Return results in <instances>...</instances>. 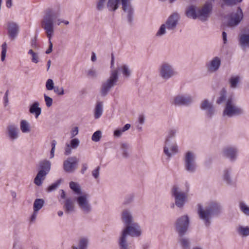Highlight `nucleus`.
I'll return each instance as SVG.
<instances>
[{"label":"nucleus","mask_w":249,"mask_h":249,"mask_svg":"<svg viewBox=\"0 0 249 249\" xmlns=\"http://www.w3.org/2000/svg\"><path fill=\"white\" fill-rule=\"evenodd\" d=\"M121 220L125 226L135 223L132 213L127 209H124L122 211Z\"/></svg>","instance_id":"4be33fe9"},{"label":"nucleus","mask_w":249,"mask_h":249,"mask_svg":"<svg viewBox=\"0 0 249 249\" xmlns=\"http://www.w3.org/2000/svg\"><path fill=\"white\" fill-rule=\"evenodd\" d=\"M129 145L126 143L120 144V152L123 157L127 158L129 155Z\"/></svg>","instance_id":"a19ab883"},{"label":"nucleus","mask_w":249,"mask_h":249,"mask_svg":"<svg viewBox=\"0 0 249 249\" xmlns=\"http://www.w3.org/2000/svg\"><path fill=\"white\" fill-rule=\"evenodd\" d=\"M49 9H52V10H54L55 12H56L57 13H58V15H57V16L56 17V18L54 20V23H53V25H54V23L55 22L56 23V24L58 25V26H59L61 25V23H63L64 24L66 25H67L69 24V21H68V20H64L62 18H58V17L60 15V13L59 12L58 10H56V9H54V8H48L45 11H44V15H43V16H44L45 14V12H46L47 10H49Z\"/></svg>","instance_id":"e433bc0d"},{"label":"nucleus","mask_w":249,"mask_h":249,"mask_svg":"<svg viewBox=\"0 0 249 249\" xmlns=\"http://www.w3.org/2000/svg\"><path fill=\"white\" fill-rule=\"evenodd\" d=\"M29 112L37 118L41 112V108L39 107V103L38 102H34L30 107Z\"/></svg>","instance_id":"a878e982"},{"label":"nucleus","mask_w":249,"mask_h":249,"mask_svg":"<svg viewBox=\"0 0 249 249\" xmlns=\"http://www.w3.org/2000/svg\"><path fill=\"white\" fill-rule=\"evenodd\" d=\"M60 182L57 181L55 183H53L52 185L49 186L47 189L48 192H52L55 190L59 185Z\"/></svg>","instance_id":"bf43d9fd"},{"label":"nucleus","mask_w":249,"mask_h":249,"mask_svg":"<svg viewBox=\"0 0 249 249\" xmlns=\"http://www.w3.org/2000/svg\"><path fill=\"white\" fill-rule=\"evenodd\" d=\"M205 114L208 118L211 119L214 115L215 113V109L213 106L210 107L209 109L205 110Z\"/></svg>","instance_id":"3c124183"},{"label":"nucleus","mask_w":249,"mask_h":249,"mask_svg":"<svg viewBox=\"0 0 249 249\" xmlns=\"http://www.w3.org/2000/svg\"><path fill=\"white\" fill-rule=\"evenodd\" d=\"M106 3V0H99L97 3V7L99 10H101L104 7Z\"/></svg>","instance_id":"e2e57ef3"},{"label":"nucleus","mask_w":249,"mask_h":249,"mask_svg":"<svg viewBox=\"0 0 249 249\" xmlns=\"http://www.w3.org/2000/svg\"><path fill=\"white\" fill-rule=\"evenodd\" d=\"M47 173L43 170H39L35 178L34 183L37 186H40L42 184V181L45 179Z\"/></svg>","instance_id":"473e14b6"},{"label":"nucleus","mask_w":249,"mask_h":249,"mask_svg":"<svg viewBox=\"0 0 249 249\" xmlns=\"http://www.w3.org/2000/svg\"><path fill=\"white\" fill-rule=\"evenodd\" d=\"M44 100L45 102L46 105L47 107H49L52 106L53 104V99L51 97H49L45 94H44Z\"/></svg>","instance_id":"4d7b16f0"},{"label":"nucleus","mask_w":249,"mask_h":249,"mask_svg":"<svg viewBox=\"0 0 249 249\" xmlns=\"http://www.w3.org/2000/svg\"><path fill=\"white\" fill-rule=\"evenodd\" d=\"M241 76L239 75H232L229 79L230 87L232 89H236L238 87L241 80Z\"/></svg>","instance_id":"bb28decb"},{"label":"nucleus","mask_w":249,"mask_h":249,"mask_svg":"<svg viewBox=\"0 0 249 249\" xmlns=\"http://www.w3.org/2000/svg\"><path fill=\"white\" fill-rule=\"evenodd\" d=\"M114 65V57L113 54L111 55V61L110 68V76L109 78L105 82H103L101 88V94L102 96H106L110 89L113 87L116 84L118 80V70L112 69Z\"/></svg>","instance_id":"39448f33"},{"label":"nucleus","mask_w":249,"mask_h":249,"mask_svg":"<svg viewBox=\"0 0 249 249\" xmlns=\"http://www.w3.org/2000/svg\"><path fill=\"white\" fill-rule=\"evenodd\" d=\"M58 13L54 10L49 9L46 11L41 21V27L45 31L47 36L49 39V47L46 50V53L49 54L52 51L53 43L51 38L53 35L54 20L57 16Z\"/></svg>","instance_id":"f03ea898"},{"label":"nucleus","mask_w":249,"mask_h":249,"mask_svg":"<svg viewBox=\"0 0 249 249\" xmlns=\"http://www.w3.org/2000/svg\"><path fill=\"white\" fill-rule=\"evenodd\" d=\"M222 212L221 206L216 201L210 202L205 208L200 204L197 205V213L199 217L206 226L210 225L213 216H217Z\"/></svg>","instance_id":"f257e3e1"},{"label":"nucleus","mask_w":249,"mask_h":249,"mask_svg":"<svg viewBox=\"0 0 249 249\" xmlns=\"http://www.w3.org/2000/svg\"><path fill=\"white\" fill-rule=\"evenodd\" d=\"M70 187L76 194L79 196L84 194L81 191L79 184L76 182L73 181L70 182Z\"/></svg>","instance_id":"4c0bfd02"},{"label":"nucleus","mask_w":249,"mask_h":249,"mask_svg":"<svg viewBox=\"0 0 249 249\" xmlns=\"http://www.w3.org/2000/svg\"><path fill=\"white\" fill-rule=\"evenodd\" d=\"M222 178L227 185L235 186L236 184L237 178L234 177L233 172L231 169H225L223 171Z\"/></svg>","instance_id":"f3484780"},{"label":"nucleus","mask_w":249,"mask_h":249,"mask_svg":"<svg viewBox=\"0 0 249 249\" xmlns=\"http://www.w3.org/2000/svg\"><path fill=\"white\" fill-rule=\"evenodd\" d=\"M28 54L32 56L31 61L35 63H37L39 62V56L37 53L34 52L32 49L28 51Z\"/></svg>","instance_id":"de8ad7c7"},{"label":"nucleus","mask_w":249,"mask_h":249,"mask_svg":"<svg viewBox=\"0 0 249 249\" xmlns=\"http://www.w3.org/2000/svg\"><path fill=\"white\" fill-rule=\"evenodd\" d=\"M7 30L10 37L14 38L18 34L19 27L16 23L9 22L7 23Z\"/></svg>","instance_id":"b1692460"},{"label":"nucleus","mask_w":249,"mask_h":249,"mask_svg":"<svg viewBox=\"0 0 249 249\" xmlns=\"http://www.w3.org/2000/svg\"><path fill=\"white\" fill-rule=\"evenodd\" d=\"M79 132V128L77 126H74L71 128V131H70V134H71V138H74L75 136H76L77 135H78Z\"/></svg>","instance_id":"13d9d810"},{"label":"nucleus","mask_w":249,"mask_h":249,"mask_svg":"<svg viewBox=\"0 0 249 249\" xmlns=\"http://www.w3.org/2000/svg\"><path fill=\"white\" fill-rule=\"evenodd\" d=\"M7 52V44L6 42L3 43L1 45V60L4 61L6 57Z\"/></svg>","instance_id":"603ef678"},{"label":"nucleus","mask_w":249,"mask_h":249,"mask_svg":"<svg viewBox=\"0 0 249 249\" xmlns=\"http://www.w3.org/2000/svg\"><path fill=\"white\" fill-rule=\"evenodd\" d=\"M179 243L183 249H188L190 248V241L188 239L181 237L179 239Z\"/></svg>","instance_id":"a18cd8bd"},{"label":"nucleus","mask_w":249,"mask_h":249,"mask_svg":"<svg viewBox=\"0 0 249 249\" xmlns=\"http://www.w3.org/2000/svg\"><path fill=\"white\" fill-rule=\"evenodd\" d=\"M158 71L159 76L165 81L178 75V72L173 65L167 61L162 62L159 66Z\"/></svg>","instance_id":"6e6552de"},{"label":"nucleus","mask_w":249,"mask_h":249,"mask_svg":"<svg viewBox=\"0 0 249 249\" xmlns=\"http://www.w3.org/2000/svg\"><path fill=\"white\" fill-rule=\"evenodd\" d=\"M8 135L11 140H14L18 138L19 132L15 124H10L7 126Z\"/></svg>","instance_id":"393cba45"},{"label":"nucleus","mask_w":249,"mask_h":249,"mask_svg":"<svg viewBox=\"0 0 249 249\" xmlns=\"http://www.w3.org/2000/svg\"><path fill=\"white\" fill-rule=\"evenodd\" d=\"M64 209L66 213H71L74 211V202L71 198H67L64 205Z\"/></svg>","instance_id":"cd10ccee"},{"label":"nucleus","mask_w":249,"mask_h":249,"mask_svg":"<svg viewBox=\"0 0 249 249\" xmlns=\"http://www.w3.org/2000/svg\"><path fill=\"white\" fill-rule=\"evenodd\" d=\"M102 137V132L100 130L95 131L92 135L91 140L93 142H99Z\"/></svg>","instance_id":"8fccbe9b"},{"label":"nucleus","mask_w":249,"mask_h":249,"mask_svg":"<svg viewBox=\"0 0 249 249\" xmlns=\"http://www.w3.org/2000/svg\"><path fill=\"white\" fill-rule=\"evenodd\" d=\"M179 19V16L178 13H174L171 15L166 21L160 25L156 36L159 37L162 36L166 34L167 30H174L177 27Z\"/></svg>","instance_id":"0eeeda50"},{"label":"nucleus","mask_w":249,"mask_h":249,"mask_svg":"<svg viewBox=\"0 0 249 249\" xmlns=\"http://www.w3.org/2000/svg\"><path fill=\"white\" fill-rule=\"evenodd\" d=\"M240 211L246 216H249V206L245 202L241 201L239 203Z\"/></svg>","instance_id":"58836bf2"},{"label":"nucleus","mask_w":249,"mask_h":249,"mask_svg":"<svg viewBox=\"0 0 249 249\" xmlns=\"http://www.w3.org/2000/svg\"><path fill=\"white\" fill-rule=\"evenodd\" d=\"M80 144V141L77 138L72 139L70 142L66 143V147L65 148L64 154L66 156H68L71 153V150L72 149H76Z\"/></svg>","instance_id":"5701e85b"},{"label":"nucleus","mask_w":249,"mask_h":249,"mask_svg":"<svg viewBox=\"0 0 249 249\" xmlns=\"http://www.w3.org/2000/svg\"><path fill=\"white\" fill-rule=\"evenodd\" d=\"M121 232L126 236L138 237L142 234V230L139 223L135 222L124 226Z\"/></svg>","instance_id":"9d476101"},{"label":"nucleus","mask_w":249,"mask_h":249,"mask_svg":"<svg viewBox=\"0 0 249 249\" xmlns=\"http://www.w3.org/2000/svg\"><path fill=\"white\" fill-rule=\"evenodd\" d=\"M103 105L101 102H98L94 109V116L95 119H99L102 116L103 111Z\"/></svg>","instance_id":"2f4dec72"},{"label":"nucleus","mask_w":249,"mask_h":249,"mask_svg":"<svg viewBox=\"0 0 249 249\" xmlns=\"http://www.w3.org/2000/svg\"><path fill=\"white\" fill-rule=\"evenodd\" d=\"M87 75L90 78H95L97 76V72L94 69H90L87 71Z\"/></svg>","instance_id":"5fc2aeb1"},{"label":"nucleus","mask_w":249,"mask_h":249,"mask_svg":"<svg viewBox=\"0 0 249 249\" xmlns=\"http://www.w3.org/2000/svg\"><path fill=\"white\" fill-rule=\"evenodd\" d=\"M213 106L212 103L208 99H204L200 103V107L202 110H206Z\"/></svg>","instance_id":"c03bdc74"},{"label":"nucleus","mask_w":249,"mask_h":249,"mask_svg":"<svg viewBox=\"0 0 249 249\" xmlns=\"http://www.w3.org/2000/svg\"><path fill=\"white\" fill-rule=\"evenodd\" d=\"M242 0H223L224 2L229 5H232L240 2Z\"/></svg>","instance_id":"052dcab7"},{"label":"nucleus","mask_w":249,"mask_h":249,"mask_svg":"<svg viewBox=\"0 0 249 249\" xmlns=\"http://www.w3.org/2000/svg\"><path fill=\"white\" fill-rule=\"evenodd\" d=\"M128 237L121 232L120 233L118 239L119 249H133V246L129 241Z\"/></svg>","instance_id":"412c9836"},{"label":"nucleus","mask_w":249,"mask_h":249,"mask_svg":"<svg viewBox=\"0 0 249 249\" xmlns=\"http://www.w3.org/2000/svg\"><path fill=\"white\" fill-rule=\"evenodd\" d=\"M130 124H127L123 128L115 130L114 131V136L117 137H120L124 132L128 130L130 128Z\"/></svg>","instance_id":"79ce46f5"},{"label":"nucleus","mask_w":249,"mask_h":249,"mask_svg":"<svg viewBox=\"0 0 249 249\" xmlns=\"http://www.w3.org/2000/svg\"><path fill=\"white\" fill-rule=\"evenodd\" d=\"M189 191V185L185 183V189L184 190L183 188L178 185H174L171 190V196L174 198L176 205L182 208L187 200L188 193Z\"/></svg>","instance_id":"20e7f679"},{"label":"nucleus","mask_w":249,"mask_h":249,"mask_svg":"<svg viewBox=\"0 0 249 249\" xmlns=\"http://www.w3.org/2000/svg\"><path fill=\"white\" fill-rule=\"evenodd\" d=\"M40 170L48 174L51 169V163L50 161L45 160L40 161L39 163Z\"/></svg>","instance_id":"72a5a7b5"},{"label":"nucleus","mask_w":249,"mask_h":249,"mask_svg":"<svg viewBox=\"0 0 249 249\" xmlns=\"http://www.w3.org/2000/svg\"><path fill=\"white\" fill-rule=\"evenodd\" d=\"M88 169V164L87 163H83L82 164V168H81V172L82 174H84L85 173V172H86V171Z\"/></svg>","instance_id":"0e129e2a"},{"label":"nucleus","mask_w":249,"mask_h":249,"mask_svg":"<svg viewBox=\"0 0 249 249\" xmlns=\"http://www.w3.org/2000/svg\"><path fill=\"white\" fill-rule=\"evenodd\" d=\"M78 160L75 157L68 158L63 162V168L67 173H73L77 168Z\"/></svg>","instance_id":"dca6fc26"},{"label":"nucleus","mask_w":249,"mask_h":249,"mask_svg":"<svg viewBox=\"0 0 249 249\" xmlns=\"http://www.w3.org/2000/svg\"><path fill=\"white\" fill-rule=\"evenodd\" d=\"M120 0H108L107 8L109 11H114L118 8Z\"/></svg>","instance_id":"c9c22d12"},{"label":"nucleus","mask_w":249,"mask_h":249,"mask_svg":"<svg viewBox=\"0 0 249 249\" xmlns=\"http://www.w3.org/2000/svg\"><path fill=\"white\" fill-rule=\"evenodd\" d=\"M20 129L22 133H28L31 131L29 122L26 120H22L20 122Z\"/></svg>","instance_id":"c756f323"},{"label":"nucleus","mask_w":249,"mask_h":249,"mask_svg":"<svg viewBox=\"0 0 249 249\" xmlns=\"http://www.w3.org/2000/svg\"><path fill=\"white\" fill-rule=\"evenodd\" d=\"M221 60L220 57L215 56L213 57L210 61L206 64V68L208 71L210 72H214L216 71L220 67Z\"/></svg>","instance_id":"6ab92c4d"},{"label":"nucleus","mask_w":249,"mask_h":249,"mask_svg":"<svg viewBox=\"0 0 249 249\" xmlns=\"http://www.w3.org/2000/svg\"><path fill=\"white\" fill-rule=\"evenodd\" d=\"M45 86L48 90H52L55 87L54 86V83L51 79H49L46 81Z\"/></svg>","instance_id":"864d4df0"},{"label":"nucleus","mask_w":249,"mask_h":249,"mask_svg":"<svg viewBox=\"0 0 249 249\" xmlns=\"http://www.w3.org/2000/svg\"><path fill=\"white\" fill-rule=\"evenodd\" d=\"M193 101V98L189 95L178 94L175 96L172 101V104L175 106H187Z\"/></svg>","instance_id":"ddd939ff"},{"label":"nucleus","mask_w":249,"mask_h":249,"mask_svg":"<svg viewBox=\"0 0 249 249\" xmlns=\"http://www.w3.org/2000/svg\"><path fill=\"white\" fill-rule=\"evenodd\" d=\"M222 38H223L224 43L226 44L227 43V34L225 32H223V33H222Z\"/></svg>","instance_id":"774afa93"},{"label":"nucleus","mask_w":249,"mask_h":249,"mask_svg":"<svg viewBox=\"0 0 249 249\" xmlns=\"http://www.w3.org/2000/svg\"><path fill=\"white\" fill-rule=\"evenodd\" d=\"M178 152V146L176 143L170 141H165L163 148L164 153L168 157H172Z\"/></svg>","instance_id":"a211bd4d"},{"label":"nucleus","mask_w":249,"mask_h":249,"mask_svg":"<svg viewBox=\"0 0 249 249\" xmlns=\"http://www.w3.org/2000/svg\"><path fill=\"white\" fill-rule=\"evenodd\" d=\"M131 0H121L122 9L125 14H126L128 20L131 22L132 20L133 9L131 4Z\"/></svg>","instance_id":"aec40b11"},{"label":"nucleus","mask_w":249,"mask_h":249,"mask_svg":"<svg viewBox=\"0 0 249 249\" xmlns=\"http://www.w3.org/2000/svg\"><path fill=\"white\" fill-rule=\"evenodd\" d=\"M244 112L243 107L236 105L233 98L229 97L226 101L225 108L223 111V116L224 117H232L240 116L243 114Z\"/></svg>","instance_id":"423d86ee"},{"label":"nucleus","mask_w":249,"mask_h":249,"mask_svg":"<svg viewBox=\"0 0 249 249\" xmlns=\"http://www.w3.org/2000/svg\"><path fill=\"white\" fill-rule=\"evenodd\" d=\"M238 150L235 146L228 145L223 147L222 155L231 161H234L237 158Z\"/></svg>","instance_id":"4468645a"},{"label":"nucleus","mask_w":249,"mask_h":249,"mask_svg":"<svg viewBox=\"0 0 249 249\" xmlns=\"http://www.w3.org/2000/svg\"><path fill=\"white\" fill-rule=\"evenodd\" d=\"M236 230L238 234L242 237L249 236V227L248 226L239 225Z\"/></svg>","instance_id":"7c9ffc66"},{"label":"nucleus","mask_w":249,"mask_h":249,"mask_svg":"<svg viewBox=\"0 0 249 249\" xmlns=\"http://www.w3.org/2000/svg\"><path fill=\"white\" fill-rule=\"evenodd\" d=\"M243 18L241 9L239 8L237 12L231 14L227 18V25L229 27H234L237 25Z\"/></svg>","instance_id":"2eb2a0df"},{"label":"nucleus","mask_w":249,"mask_h":249,"mask_svg":"<svg viewBox=\"0 0 249 249\" xmlns=\"http://www.w3.org/2000/svg\"><path fill=\"white\" fill-rule=\"evenodd\" d=\"M118 70L122 73L123 76L125 78L130 77L132 73V71L129 65L123 64L119 68Z\"/></svg>","instance_id":"c85d7f7f"},{"label":"nucleus","mask_w":249,"mask_h":249,"mask_svg":"<svg viewBox=\"0 0 249 249\" xmlns=\"http://www.w3.org/2000/svg\"><path fill=\"white\" fill-rule=\"evenodd\" d=\"M184 169L190 173H194L196 172L197 165L196 162V155L192 151H187L183 157Z\"/></svg>","instance_id":"1a4fd4ad"},{"label":"nucleus","mask_w":249,"mask_h":249,"mask_svg":"<svg viewBox=\"0 0 249 249\" xmlns=\"http://www.w3.org/2000/svg\"><path fill=\"white\" fill-rule=\"evenodd\" d=\"M100 169V167L98 166L92 171V175L96 179L99 177Z\"/></svg>","instance_id":"680f3d73"},{"label":"nucleus","mask_w":249,"mask_h":249,"mask_svg":"<svg viewBox=\"0 0 249 249\" xmlns=\"http://www.w3.org/2000/svg\"><path fill=\"white\" fill-rule=\"evenodd\" d=\"M89 243L88 237H82L79 239L78 246L79 249H87Z\"/></svg>","instance_id":"37998d69"},{"label":"nucleus","mask_w":249,"mask_h":249,"mask_svg":"<svg viewBox=\"0 0 249 249\" xmlns=\"http://www.w3.org/2000/svg\"><path fill=\"white\" fill-rule=\"evenodd\" d=\"M89 195L87 194L84 193L78 196L76 198L79 208L85 214L89 213L92 210V207L89 203Z\"/></svg>","instance_id":"9b49d317"},{"label":"nucleus","mask_w":249,"mask_h":249,"mask_svg":"<svg viewBox=\"0 0 249 249\" xmlns=\"http://www.w3.org/2000/svg\"><path fill=\"white\" fill-rule=\"evenodd\" d=\"M212 8V4L210 2L206 3L201 8L190 5L186 8L185 13L188 18L205 21L209 17Z\"/></svg>","instance_id":"7ed1b4c3"},{"label":"nucleus","mask_w":249,"mask_h":249,"mask_svg":"<svg viewBox=\"0 0 249 249\" xmlns=\"http://www.w3.org/2000/svg\"><path fill=\"white\" fill-rule=\"evenodd\" d=\"M189 219L187 215H183L178 218L175 222V229L178 234L182 236L188 230Z\"/></svg>","instance_id":"f8f14e48"},{"label":"nucleus","mask_w":249,"mask_h":249,"mask_svg":"<svg viewBox=\"0 0 249 249\" xmlns=\"http://www.w3.org/2000/svg\"><path fill=\"white\" fill-rule=\"evenodd\" d=\"M177 132V130L176 129H170L167 132L165 141H170L171 139L174 138L176 136Z\"/></svg>","instance_id":"09e8293b"},{"label":"nucleus","mask_w":249,"mask_h":249,"mask_svg":"<svg viewBox=\"0 0 249 249\" xmlns=\"http://www.w3.org/2000/svg\"><path fill=\"white\" fill-rule=\"evenodd\" d=\"M44 204L43 199L40 198L35 199L33 204L34 211L38 212L43 207Z\"/></svg>","instance_id":"ea45409f"},{"label":"nucleus","mask_w":249,"mask_h":249,"mask_svg":"<svg viewBox=\"0 0 249 249\" xmlns=\"http://www.w3.org/2000/svg\"><path fill=\"white\" fill-rule=\"evenodd\" d=\"M239 43L243 49L249 47V35H242L239 38Z\"/></svg>","instance_id":"f704fd0d"},{"label":"nucleus","mask_w":249,"mask_h":249,"mask_svg":"<svg viewBox=\"0 0 249 249\" xmlns=\"http://www.w3.org/2000/svg\"><path fill=\"white\" fill-rule=\"evenodd\" d=\"M54 92L58 95H63L64 94V89L62 87L55 86L53 89Z\"/></svg>","instance_id":"6e6d98bb"},{"label":"nucleus","mask_w":249,"mask_h":249,"mask_svg":"<svg viewBox=\"0 0 249 249\" xmlns=\"http://www.w3.org/2000/svg\"><path fill=\"white\" fill-rule=\"evenodd\" d=\"M145 118L143 115L139 117V122L141 124H143L144 123Z\"/></svg>","instance_id":"338daca9"},{"label":"nucleus","mask_w":249,"mask_h":249,"mask_svg":"<svg viewBox=\"0 0 249 249\" xmlns=\"http://www.w3.org/2000/svg\"><path fill=\"white\" fill-rule=\"evenodd\" d=\"M226 96V90L223 89L220 92V96L217 99L216 103L217 104H221L225 100Z\"/></svg>","instance_id":"49530a36"},{"label":"nucleus","mask_w":249,"mask_h":249,"mask_svg":"<svg viewBox=\"0 0 249 249\" xmlns=\"http://www.w3.org/2000/svg\"><path fill=\"white\" fill-rule=\"evenodd\" d=\"M37 213L38 212L34 211V212H33L32 215H31V218H30L31 221L32 222H34L35 221L36 216H37Z\"/></svg>","instance_id":"69168bd1"}]
</instances>
